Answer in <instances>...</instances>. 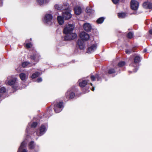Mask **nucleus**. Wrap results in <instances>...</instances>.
<instances>
[{"label":"nucleus","mask_w":152,"mask_h":152,"mask_svg":"<svg viewBox=\"0 0 152 152\" xmlns=\"http://www.w3.org/2000/svg\"><path fill=\"white\" fill-rule=\"evenodd\" d=\"M37 122H33L31 124V127L32 128H35L37 126Z\"/></svg>","instance_id":"nucleus-36"},{"label":"nucleus","mask_w":152,"mask_h":152,"mask_svg":"<svg viewBox=\"0 0 152 152\" xmlns=\"http://www.w3.org/2000/svg\"><path fill=\"white\" fill-rule=\"evenodd\" d=\"M86 12L89 15H90L93 14L94 11L91 8H87L86 9Z\"/></svg>","instance_id":"nucleus-20"},{"label":"nucleus","mask_w":152,"mask_h":152,"mask_svg":"<svg viewBox=\"0 0 152 152\" xmlns=\"http://www.w3.org/2000/svg\"><path fill=\"white\" fill-rule=\"evenodd\" d=\"M19 76L20 79L22 80L23 81L26 80V74L25 73H22L20 74Z\"/></svg>","instance_id":"nucleus-22"},{"label":"nucleus","mask_w":152,"mask_h":152,"mask_svg":"<svg viewBox=\"0 0 152 152\" xmlns=\"http://www.w3.org/2000/svg\"><path fill=\"white\" fill-rule=\"evenodd\" d=\"M42 80V79L41 78H38L37 79V82H41Z\"/></svg>","instance_id":"nucleus-40"},{"label":"nucleus","mask_w":152,"mask_h":152,"mask_svg":"<svg viewBox=\"0 0 152 152\" xmlns=\"http://www.w3.org/2000/svg\"><path fill=\"white\" fill-rule=\"evenodd\" d=\"M33 141H31L29 144V147L30 149H33L34 148V144Z\"/></svg>","instance_id":"nucleus-27"},{"label":"nucleus","mask_w":152,"mask_h":152,"mask_svg":"<svg viewBox=\"0 0 152 152\" xmlns=\"http://www.w3.org/2000/svg\"><path fill=\"white\" fill-rule=\"evenodd\" d=\"M77 44L80 49H83L84 47V45L82 40L78 39Z\"/></svg>","instance_id":"nucleus-17"},{"label":"nucleus","mask_w":152,"mask_h":152,"mask_svg":"<svg viewBox=\"0 0 152 152\" xmlns=\"http://www.w3.org/2000/svg\"><path fill=\"white\" fill-rule=\"evenodd\" d=\"M104 18L103 17H101L99 18L96 21L98 23H102L104 21Z\"/></svg>","instance_id":"nucleus-28"},{"label":"nucleus","mask_w":152,"mask_h":152,"mask_svg":"<svg viewBox=\"0 0 152 152\" xmlns=\"http://www.w3.org/2000/svg\"><path fill=\"white\" fill-rule=\"evenodd\" d=\"M94 87H93V88L92 89V90L93 91H94Z\"/></svg>","instance_id":"nucleus-44"},{"label":"nucleus","mask_w":152,"mask_h":152,"mask_svg":"<svg viewBox=\"0 0 152 152\" xmlns=\"http://www.w3.org/2000/svg\"><path fill=\"white\" fill-rule=\"evenodd\" d=\"M74 28V25L71 24H67L64 28V33L66 35L72 32Z\"/></svg>","instance_id":"nucleus-2"},{"label":"nucleus","mask_w":152,"mask_h":152,"mask_svg":"<svg viewBox=\"0 0 152 152\" xmlns=\"http://www.w3.org/2000/svg\"><path fill=\"white\" fill-rule=\"evenodd\" d=\"M133 33L131 32H129L127 34V37L129 39H131L133 37Z\"/></svg>","instance_id":"nucleus-32"},{"label":"nucleus","mask_w":152,"mask_h":152,"mask_svg":"<svg viewBox=\"0 0 152 152\" xmlns=\"http://www.w3.org/2000/svg\"><path fill=\"white\" fill-rule=\"evenodd\" d=\"M63 102H60L57 104L56 107L54 108V110L56 113H58L62 110L61 108L63 107Z\"/></svg>","instance_id":"nucleus-7"},{"label":"nucleus","mask_w":152,"mask_h":152,"mask_svg":"<svg viewBox=\"0 0 152 152\" xmlns=\"http://www.w3.org/2000/svg\"><path fill=\"white\" fill-rule=\"evenodd\" d=\"M134 62L135 63H138L140 61V58L139 56H136L134 58Z\"/></svg>","instance_id":"nucleus-25"},{"label":"nucleus","mask_w":152,"mask_h":152,"mask_svg":"<svg viewBox=\"0 0 152 152\" xmlns=\"http://www.w3.org/2000/svg\"><path fill=\"white\" fill-rule=\"evenodd\" d=\"M126 16V14L124 12L120 13L118 14V16L120 18H123Z\"/></svg>","instance_id":"nucleus-23"},{"label":"nucleus","mask_w":152,"mask_h":152,"mask_svg":"<svg viewBox=\"0 0 152 152\" xmlns=\"http://www.w3.org/2000/svg\"><path fill=\"white\" fill-rule=\"evenodd\" d=\"M7 79L9 80L7 82L8 84L10 86L13 85L12 88L15 89H18L17 87L15 86V85H17V78L13 76H11L8 77Z\"/></svg>","instance_id":"nucleus-1"},{"label":"nucleus","mask_w":152,"mask_h":152,"mask_svg":"<svg viewBox=\"0 0 152 152\" xmlns=\"http://www.w3.org/2000/svg\"><path fill=\"white\" fill-rule=\"evenodd\" d=\"M125 63L124 61H120L118 63V66L119 67H121L125 65Z\"/></svg>","instance_id":"nucleus-31"},{"label":"nucleus","mask_w":152,"mask_h":152,"mask_svg":"<svg viewBox=\"0 0 152 152\" xmlns=\"http://www.w3.org/2000/svg\"><path fill=\"white\" fill-rule=\"evenodd\" d=\"M80 37L82 40H87L89 38V36L87 33L82 32L80 33Z\"/></svg>","instance_id":"nucleus-6"},{"label":"nucleus","mask_w":152,"mask_h":152,"mask_svg":"<svg viewBox=\"0 0 152 152\" xmlns=\"http://www.w3.org/2000/svg\"><path fill=\"white\" fill-rule=\"evenodd\" d=\"M133 51L131 50H126V54H129L132 53Z\"/></svg>","instance_id":"nucleus-38"},{"label":"nucleus","mask_w":152,"mask_h":152,"mask_svg":"<svg viewBox=\"0 0 152 152\" xmlns=\"http://www.w3.org/2000/svg\"><path fill=\"white\" fill-rule=\"evenodd\" d=\"M26 131H27V129H26Z\"/></svg>","instance_id":"nucleus-48"},{"label":"nucleus","mask_w":152,"mask_h":152,"mask_svg":"<svg viewBox=\"0 0 152 152\" xmlns=\"http://www.w3.org/2000/svg\"><path fill=\"white\" fill-rule=\"evenodd\" d=\"M48 0V2L49 1V0Z\"/></svg>","instance_id":"nucleus-49"},{"label":"nucleus","mask_w":152,"mask_h":152,"mask_svg":"<svg viewBox=\"0 0 152 152\" xmlns=\"http://www.w3.org/2000/svg\"><path fill=\"white\" fill-rule=\"evenodd\" d=\"M95 78L97 79L98 81L99 80L100 78L99 77L98 75L97 74L96 75L95 77L94 76V75H91V79L93 81H94L95 80Z\"/></svg>","instance_id":"nucleus-24"},{"label":"nucleus","mask_w":152,"mask_h":152,"mask_svg":"<svg viewBox=\"0 0 152 152\" xmlns=\"http://www.w3.org/2000/svg\"><path fill=\"white\" fill-rule=\"evenodd\" d=\"M84 30L87 31H90L91 29V25L88 23H86L84 24L83 26Z\"/></svg>","instance_id":"nucleus-15"},{"label":"nucleus","mask_w":152,"mask_h":152,"mask_svg":"<svg viewBox=\"0 0 152 152\" xmlns=\"http://www.w3.org/2000/svg\"><path fill=\"white\" fill-rule=\"evenodd\" d=\"M57 19L59 24L60 25H62L64 23V18H63L61 16H58L57 18Z\"/></svg>","instance_id":"nucleus-19"},{"label":"nucleus","mask_w":152,"mask_h":152,"mask_svg":"<svg viewBox=\"0 0 152 152\" xmlns=\"http://www.w3.org/2000/svg\"><path fill=\"white\" fill-rule=\"evenodd\" d=\"M46 130V128L43 125H42L40 128V132L39 134L38 133H37V135L38 136H40L43 134L45 132Z\"/></svg>","instance_id":"nucleus-11"},{"label":"nucleus","mask_w":152,"mask_h":152,"mask_svg":"<svg viewBox=\"0 0 152 152\" xmlns=\"http://www.w3.org/2000/svg\"><path fill=\"white\" fill-rule=\"evenodd\" d=\"M114 4H117L118 3L120 0H112Z\"/></svg>","instance_id":"nucleus-39"},{"label":"nucleus","mask_w":152,"mask_h":152,"mask_svg":"<svg viewBox=\"0 0 152 152\" xmlns=\"http://www.w3.org/2000/svg\"><path fill=\"white\" fill-rule=\"evenodd\" d=\"M40 75V73L38 72H36L35 73L33 74L31 76V78L32 79L38 77Z\"/></svg>","instance_id":"nucleus-26"},{"label":"nucleus","mask_w":152,"mask_h":152,"mask_svg":"<svg viewBox=\"0 0 152 152\" xmlns=\"http://www.w3.org/2000/svg\"><path fill=\"white\" fill-rule=\"evenodd\" d=\"M6 91V89L4 87H2L0 89V93L2 94L3 93L5 92Z\"/></svg>","instance_id":"nucleus-30"},{"label":"nucleus","mask_w":152,"mask_h":152,"mask_svg":"<svg viewBox=\"0 0 152 152\" xmlns=\"http://www.w3.org/2000/svg\"><path fill=\"white\" fill-rule=\"evenodd\" d=\"M25 143L24 141L22 142L19 148L18 152H27V150L25 149H24Z\"/></svg>","instance_id":"nucleus-12"},{"label":"nucleus","mask_w":152,"mask_h":152,"mask_svg":"<svg viewBox=\"0 0 152 152\" xmlns=\"http://www.w3.org/2000/svg\"><path fill=\"white\" fill-rule=\"evenodd\" d=\"M148 9H151L152 8V3H151L150 2L148 1Z\"/></svg>","instance_id":"nucleus-35"},{"label":"nucleus","mask_w":152,"mask_h":152,"mask_svg":"<svg viewBox=\"0 0 152 152\" xmlns=\"http://www.w3.org/2000/svg\"><path fill=\"white\" fill-rule=\"evenodd\" d=\"M137 69H136V71H134V72H136V71H137Z\"/></svg>","instance_id":"nucleus-45"},{"label":"nucleus","mask_w":152,"mask_h":152,"mask_svg":"<svg viewBox=\"0 0 152 152\" xmlns=\"http://www.w3.org/2000/svg\"><path fill=\"white\" fill-rule=\"evenodd\" d=\"M68 5H66L65 6L64 4L62 6L60 5L56 4L54 6L55 9L58 10H66L68 8Z\"/></svg>","instance_id":"nucleus-8"},{"label":"nucleus","mask_w":152,"mask_h":152,"mask_svg":"<svg viewBox=\"0 0 152 152\" xmlns=\"http://www.w3.org/2000/svg\"><path fill=\"white\" fill-rule=\"evenodd\" d=\"M1 94H1L0 93V97L1 96Z\"/></svg>","instance_id":"nucleus-46"},{"label":"nucleus","mask_w":152,"mask_h":152,"mask_svg":"<svg viewBox=\"0 0 152 152\" xmlns=\"http://www.w3.org/2000/svg\"><path fill=\"white\" fill-rule=\"evenodd\" d=\"M148 5V1L144 2L143 4V7L145 8H147Z\"/></svg>","instance_id":"nucleus-34"},{"label":"nucleus","mask_w":152,"mask_h":152,"mask_svg":"<svg viewBox=\"0 0 152 152\" xmlns=\"http://www.w3.org/2000/svg\"><path fill=\"white\" fill-rule=\"evenodd\" d=\"M53 18V16L50 14H46L44 17V22L46 23H48L51 22Z\"/></svg>","instance_id":"nucleus-9"},{"label":"nucleus","mask_w":152,"mask_h":152,"mask_svg":"<svg viewBox=\"0 0 152 152\" xmlns=\"http://www.w3.org/2000/svg\"><path fill=\"white\" fill-rule=\"evenodd\" d=\"M91 85H92V84L91 83Z\"/></svg>","instance_id":"nucleus-47"},{"label":"nucleus","mask_w":152,"mask_h":152,"mask_svg":"<svg viewBox=\"0 0 152 152\" xmlns=\"http://www.w3.org/2000/svg\"><path fill=\"white\" fill-rule=\"evenodd\" d=\"M30 63L29 62L26 61L22 63V66L23 67H25L27 66H28L29 64H30Z\"/></svg>","instance_id":"nucleus-29"},{"label":"nucleus","mask_w":152,"mask_h":152,"mask_svg":"<svg viewBox=\"0 0 152 152\" xmlns=\"http://www.w3.org/2000/svg\"><path fill=\"white\" fill-rule=\"evenodd\" d=\"M68 8L66 10H64L63 12V16L64 18L65 19L68 20L69 19L72 17V15L70 13V11L68 10Z\"/></svg>","instance_id":"nucleus-5"},{"label":"nucleus","mask_w":152,"mask_h":152,"mask_svg":"<svg viewBox=\"0 0 152 152\" xmlns=\"http://www.w3.org/2000/svg\"><path fill=\"white\" fill-rule=\"evenodd\" d=\"M66 98L70 99L73 98L75 96V94L74 93L68 91L66 94Z\"/></svg>","instance_id":"nucleus-13"},{"label":"nucleus","mask_w":152,"mask_h":152,"mask_svg":"<svg viewBox=\"0 0 152 152\" xmlns=\"http://www.w3.org/2000/svg\"><path fill=\"white\" fill-rule=\"evenodd\" d=\"M147 50H146V49H144V50H143V52H146V51H147Z\"/></svg>","instance_id":"nucleus-43"},{"label":"nucleus","mask_w":152,"mask_h":152,"mask_svg":"<svg viewBox=\"0 0 152 152\" xmlns=\"http://www.w3.org/2000/svg\"><path fill=\"white\" fill-rule=\"evenodd\" d=\"M96 44H94L91 46L89 47L88 48L87 52L88 53H91L95 51L97 48Z\"/></svg>","instance_id":"nucleus-10"},{"label":"nucleus","mask_w":152,"mask_h":152,"mask_svg":"<svg viewBox=\"0 0 152 152\" xmlns=\"http://www.w3.org/2000/svg\"><path fill=\"white\" fill-rule=\"evenodd\" d=\"M3 4L2 0H0V6H2Z\"/></svg>","instance_id":"nucleus-41"},{"label":"nucleus","mask_w":152,"mask_h":152,"mask_svg":"<svg viewBox=\"0 0 152 152\" xmlns=\"http://www.w3.org/2000/svg\"><path fill=\"white\" fill-rule=\"evenodd\" d=\"M149 33L150 34L152 35V29L150 30L149 31Z\"/></svg>","instance_id":"nucleus-42"},{"label":"nucleus","mask_w":152,"mask_h":152,"mask_svg":"<svg viewBox=\"0 0 152 152\" xmlns=\"http://www.w3.org/2000/svg\"><path fill=\"white\" fill-rule=\"evenodd\" d=\"M40 57V55L38 53H36L30 56V58L31 59L34 60H38Z\"/></svg>","instance_id":"nucleus-16"},{"label":"nucleus","mask_w":152,"mask_h":152,"mask_svg":"<svg viewBox=\"0 0 152 152\" xmlns=\"http://www.w3.org/2000/svg\"><path fill=\"white\" fill-rule=\"evenodd\" d=\"M131 9L133 10H137L139 5V3L138 1L134 0H132L131 1Z\"/></svg>","instance_id":"nucleus-4"},{"label":"nucleus","mask_w":152,"mask_h":152,"mask_svg":"<svg viewBox=\"0 0 152 152\" xmlns=\"http://www.w3.org/2000/svg\"><path fill=\"white\" fill-rule=\"evenodd\" d=\"M115 72V70L113 69H110L108 70V73L110 74H111Z\"/></svg>","instance_id":"nucleus-33"},{"label":"nucleus","mask_w":152,"mask_h":152,"mask_svg":"<svg viewBox=\"0 0 152 152\" xmlns=\"http://www.w3.org/2000/svg\"><path fill=\"white\" fill-rule=\"evenodd\" d=\"M32 45L31 43H27L26 45V47L27 48H29Z\"/></svg>","instance_id":"nucleus-37"},{"label":"nucleus","mask_w":152,"mask_h":152,"mask_svg":"<svg viewBox=\"0 0 152 152\" xmlns=\"http://www.w3.org/2000/svg\"><path fill=\"white\" fill-rule=\"evenodd\" d=\"M38 3L40 5H42L48 2V0H37Z\"/></svg>","instance_id":"nucleus-21"},{"label":"nucleus","mask_w":152,"mask_h":152,"mask_svg":"<svg viewBox=\"0 0 152 152\" xmlns=\"http://www.w3.org/2000/svg\"><path fill=\"white\" fill-rule=\"evenodd\" d=\"M77 37V34L72 32L65 36L64 39L66 40L75 39Z\"/></svg>","instance_id":"nucleus-3"},{"label":"nucleus","mask_w":152,"mask_h":152,"mask_svg":"<svg viewBox=\"0 0 152 152\" xmlns=\"http://www.w3.org/2000/svg\"><path fill=\"white\" fill-rule=\"evenodd\" d=\"M80 80H79V86L81 87H84L87 84L88 82L85 80H83L82 82L80 81Z\"/></svg>","instance_id":"nucleus-18"},{"label":"nucleus","mask_w":152,"mask_h":152,"mask_svg":"<svg viewBox=\"0 0 152 152\" xmlns=\"http://www.w3.org/2000/svg\"><path fill=\"white\" fill-rule=\"evenodd\" d=\"M74 11L75 14L77 15H80L82 12V10L80 7H76L74 8Z\"/></svg>","instance_id":"nucleus-14"}]
</instances>
